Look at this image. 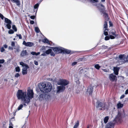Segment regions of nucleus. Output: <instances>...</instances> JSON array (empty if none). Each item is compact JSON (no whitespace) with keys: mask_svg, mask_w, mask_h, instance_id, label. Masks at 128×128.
Listing matches in <instances>:
<instances>
[{"mask_svg":"<svg viewBox=\"0 0 128 128\" xmlns=\"http://www.w3.org/2000/svg\"><path fill=\"white\" fill-rule=\"evenodd\" d=\"M34 96L33 90L30 88L28 89L27 92L21 90H18L16 93L18 99L23 101L24 105H26V103L28 104L30 102V100L34 97Z\"/></svg>","mask_w":128,"mask_h":128,"instance_id":"1","label":"nucleus"},{"mask_svg":"<svg viewBox=\"0 0 128 128\" xmlns=\"http://www.w3.org/2000/svg\"><path fill=\"white\" fill-rule=\"evenodd\" d=\"M39 88L42 92H50L52 89L51 84L49 82L42 83L40 84Z\"/></svg>","mask_w":128,"mask_h":128,"instance_id":"2","label":"nucleus"},{"mask_svg":"<svg viewBox=\"0 0 128 128\" xmlns=\"http://www.w3.org/2000/svg\"><path fill=\"white\" fill-rule=\"evenodd\" d=\"M96 108L100 110H104L108 109L107 106L106 104L104 102H100L97 101L96 105Z\"/></svg>","mask_w":128,"mask_h":128,"instance_id":"3","label":"nucleus"},{"mask_svg":"<svg viewBox=\"0 0 128 128\" xmlns=\"http://www.w3.org/2000/svg\"><path fill=\"white\" fill-rule=\"evenodd\" d=\"M54 50V54H58L62 53L63 48L60 47H49Z\"/></svg>","mask_w":128,"mask_h":128,"instance_id":"4","label":"nucleus"},{"mask_svg":"<svg viewBox=\"0 0 128 128\" xmlns=\"http://www.w3.org/2000/svg\"><path fill=\"white\" fill-rule=\"evenodd\" d=\"M69 84V82L66 80L64 79H60L59 80L58 82V84L59 85H62L64 86Z\"/></svg>","mask_w":128,"mask_h":128,"instance_id":"5","label":"nucleus"},{"mask_svg":"<svg viewBox=\"0 0 128 128\" xmlns=\"http://www.w3.org/2000/svg\"><path fill=\"white\" fill-rule=\"evenodd\" d=\"M122 118H123L122 114V115L120 112H118L117 115L116 116V120L120 121Z\"/></svg>","mask_w":128,"mask_h":128,"instance_id":"6","label":"nucleus"},{"mask_svg":"<svg viewBox=\"0 0 128 128\" xmlns=\"http://www.w3.org/2000/svg\"><path fill=\"white\" fill-rule=\"evenodd\" d=\"M65 89V87L63 86H58L57 88V93H60L64 91Z\"/></svg>","mask_w":128,"mask_h":128,"instance_id":"7","label":"nucleus"},{"mask_svg":"<svg viewBox=\"0 0 128 128\" xmlns=\"http://www.w3.org/2000/svg\"><path fill=\"white\" fill-rule=\"evenodd\" d=\"M109 34H111L110 35V38L111 39H114L118 36V34H116V32L115 31L110 32Z\"/></svg>","mask_w":128,"mask_h":128,"instance_id":"8","label":"nucleus"},{"mask_svg":"<svg viewBox=\"0 0 128 128\" xmlns=\"http://www.w3.org/2000/svg\"><path fill=\"white\" fill-rule=\"evenodd\" d=\"M124 54H120L119 56V58L120 60H119V62H122L121 64L124 63L125 62V60L124 59Z\"/></svg>","mask_w":128,"mask_h":128,"instance_id":"9","label":"nucleus"},{"mask_svg":"<svg viewBox=\"0 0 128 128\" xmlns=\"http://www.w3.org/2000/svg\"><path fill=\"white\" fill-rule=\"evenodd\" d=\"M114 123L113 121H111L108 123L106 126L105 128H114Z\"/></svg>","mask_w":128,"mask_h":128,"instance_id":"10","label":"nucleus"},{"mask_svg":"<svg viewBox=\"0 0 128 128\" xmlns=\"http://www.w3.org/2000/svg\"><path fill=\"white\" fill-rule=\"evenodd\" d=\"M109 77L110 80L112 81H114L117 80L116 76L112 74H110Z\"/></svg>","mask_w":128,"mask_h":128,"instance_id":"11","label":"nucleus"},{"mask_svg":"<svg viewBox=\"0 0 128 128\" xmlns=\"http://www.w3.org/2000/svg\"><path fill=\"white\" fill-rule=\"evenodd\" d=\"M47 95L45 93H43L40 94L39 96V98L40 100L41 101L46 99V97Z\"/></svg>","mask_w":128,"mask_h":128,"instance_id":"12","label":"nucleus"},{"mask_svg":"<svg viewBox=\"0 0 128 128\" xmlns=\"http://www.w3.org/2000/svg\"><path fill=\"white\" fill-rule=\"evenodd\" d=\"M52 49H49L48 50H46V52L45 53L47 54H50V55L51 56H55V54L53 52H52Z\"/></svg>","mask_w":128,"mask_h":128,"instance_id":"13","label":"nucleus"},{"mask_svg":"<svg viewBox=\"0 0 128 128\" xmlns=\"http://www.w3.org/2000/svg\"><path fill=\"white\" fill-rule=\"evenodd\" d=\"M22 44L26 46L29 47H31L33 45V43L30 42H26L25 41L23 42Z\"/></svg>","mask_w":128,"mask_h":128,"instance_id":"14","label":"nucleus"},{"mask_svg":"<svg viewBox=\"0 0 128 128\" xmlns=\"http://www.w3.org/2000/svg\"><path fill=\"white\" fill-rule=\"evenodd\" d=\"M104 9H102L100 10L101 12H102L103 14V16L104 17L106 20H108V14L104 12Z\"/></svg>","mask_w":128,"mask_h":128,"instance_id":"15","label":"nucleus"},{"mask_svg":"<svg viewBox=\"0 0 128 128\" xmlns=\"http://www.w3.org/2000/svg\"><path fill=\"white\" fill-rule=\"evenodd\" d=\"M93 88L92 86H89L88 87L86 93L88 94L89 95H91L92 94V92Z\"/></svg>","mask_w":128,"mask_h":128,"instance_id":"16","label":"nucleus"},{"mask_svg":"<svg viewBox=\"0 0 128 128\" xmlns=\"http://www.w3.org/2000/svg\"><path fill=\"white\" fill-rule=\"evenodd\" d=\"M24 105L22 104H20L18 107L17 109L14 110L13 112V114L14 115H15V113L16 112L22 109V108L23 107Z\"/></svg>","mask_w":128,"mask_h":128,"instance_id":"17","label":"nucleus"},{"mask_svg":"<svg viewBox=\"0 0 128 128\" xmlns=\"http://www.w3.org/2000/svg\"><path fill=\"white\" fill-rule=\"evenodd\" d=\"M120 69L119 67H116L114 68V71L115 74L117 75H118Z\"/></svg>","mask_w":128,"mask_h":128,"instance_id":"18","label":"nucleus"},{"mask_svg":"<svg viewBox=\"0 0 128 128\" xmlns=\"http://www.w3.org/2000/svg\"><path fill=\"white\" fill-rule=\"evenodd\" d=\"M70 50L63 48L62 53L68 54L70 53Z\"/></svg>","mask_w":128,"mask_h":128,"instance_id":"19","label":"nucleus"},{"mask_svg":"<svg viewBox=\"0 0 128 128\" xmlns=\"http://www.w3.org/2000/svg\"><path fill=\"white\" fill-rule=\"evenodd\" d=\"M28 55L26 50H22L20 54V56L22 57H23Z\"/></svg>","mask_w":128,"mask_h":128,"instance_id":"20","label":"nucleus"},{"mask_svg":"<svg viewBox=\"0 0 128 128\" xmlns=\"http://www.w3.org/2000/svg\"><path fill=\"white\" fill-rule=\"evenodd\" d=\"M39 6V4L38 3H37L34 6V12H35V11L36 12V14L37 12L38 9V7Z\"/></svg>","mask_w":128,"mask_h":128,"instance_id":"21","label":"nucleus"},{"mask_svg":"<svg viewBox=\"0 0 128 128\" xmlns=\"http://www.w3.org/2000/svg\"><path fill=\"white\" fill-rule=\"evenodd\" d=\"M42 42L44 43H46L48 44L51 45L50 42H51L50 41H49L46 38H44L42 40Z\"/></svg>","mask_w":128,"mask_h":128,"instance_id":"22","label":"nucleus"},{"mask_svg":"<svg viewBox=\"0 0 128 128\" xmlns=\"http://www.w3.org/2000/svg\"><path fill=\"white\" fill-rule=\"evenodd\" d=\"M123 106V104H122L120 102H119L117 104V108H122Z\"/></svg>","mask_w":128,"mask_h":128,"instance_id":"23","label":"nucleus"},{"mask_svg":"<svg viewBox=\"0 0 128 128\" xmlns=\"http://www.w3.org/2000/svg\"><path fill=\"white\" fill-rule=\"evenodd\" d=\"M12 2L14 3H15L17 6L20 5V2L19 0H11Z\"/></svg>","mask_w":128,"mask_h":128,"instance_id":"24","label":"nucleus"},{"mask_svg":"<svg viewBox=\"0 0 128 128\" xmlns=\"http://www.w3.org/2000/svg\"><path fill=\"white\" fill-rule=\"evenodd\" d=\"M104 26V28H105V31L108 30V29H107L108 28V25L106 21L105 22Z\"/></svg>","mask_w":128,"mask_h":128,"instance_id":"25","label":"nucleus"},{"mask_svg":"<svg viewBox=\"0 0 128 128\" xmlns=\"http://www.w3.org/2000/svg\"><path fill=\"white\" fill-rule=\"evenodd\" d=\"M4 20L5 22L7 24H11L12 22L11 20L7 18H5Z\"/></svg>","mask_w":128,"mask_h":128,"instance_id":"26","label":"nucleus"},{"mask_svg":"<svg viewBox=\"0 0 128 128\" xmlns=\"http://www.w3.org/2000/svg\"><path fill=\"white\" fill-rule=\"evenodd\" d=\"M14 48L16 49V50L15 51V52H19L20 51V47L18 46H16V48Z\"/></svg>","mask_w":128,"mask_h":128,"instance_id":"27","label":"nucleus"},{"mask_svg":"<svg viewBox=\"0 0 128 128\" xmlns=\"http://www.w3.org/2000/svg\"><path fill=\"white\" fill-rule=\"evenodd\" d=\"M40 54V52H38L37 53L34 52H31V54L33 55H36L37 56L38 55H39Z\"/></svg>","mask_w":128,"mask_h":128,"instance_id":"28","label":"nucleus"},{"mask_svg":"<svg viewBox=\"0 0 128 128\" xmlns=\"http://www.w3.org/2000/svg\"><path fill=\"white\" fill-rule=\"evenodd\" d=\"M79 122L78 120L75 123L73 128H77L78 126L79 125Z\"/></svg>","mask_w":128,"mask_h":128,"instance_id":"29","label":"nucleus"},{"mask_svg":"<svg viewBox=\"0 0 128 128\" xmlns=\"http://www.w3.org/2000/svg\"><path fill=\"white\" fill-rule=\"evenodd\" d=\"M28 68L29 67L28 66V65L26 64H25V65L23 67V69L22 70H27Z\"/></svg>","mask_w":128,"mask_h":128,"instance_id":"30","label":"nucleus"},{"mask_svg":"<svg viewBox=\"0 0 128 128\" xmlns=\"http://www.w3.org/2000/svg\"><path fill=\"white\" fill-rule=\"evenodd\" d=\"M108 116H106L105 117L104 120V122L105 123H106L108 122Z\"/></svg>","mask_w":128,"mask_h":128,"instance_id":"31","label":"nucleus"},{"mask_svg":"<svg viewBox=\"0 0 128 128\" xmlns=\"http://www.w3.org/2000/svg\"><path fill=\"white\" fill-rule=\"evenodd\" d=\"M100 66L98 64H96L94 65V67L96 69L99 70L100 68Z\"/></svg>","mask_w":128,"mask_h":128,"instance_id":"32","label":"nucleus"},{"mask_svg":"<svg viewBox=\"0 0 128 128\" xmlns=\"http://www.w3.org/2000/svg\"><path fill=\"white\" fill-rule=\"evenodd\" d=\"M12 28L15 32H16L17 31V28L15 25H14L12 26Z\"/></svg>","mask_w":128,"mask_h":128,"instance_id":"33","label":"nucleus"},{"mask_svg":"<svg viewBox=\"0 0 128 128\" xmlns=\"http://www.w3.org/2000/svg\"><path fill=\"white\" fill-rule=\"evenodd\" d=\"M15 70L16 72H19L20 71V69L19 66L16 67L15 68Z\"/></svg>","mask_w":128,"mask_h":128,"instance_id":"34","label":"nucleus"},{"mask_svg":"<svg viewBox=\"0 0 128 128\" xmlns=\"http://www.w3.org/2000/svg\"><path fill=\"white\" fill-rule=\"evenodd\" d=\"M22 73L23 75L26 74H27V70H22Z\"/></svg>","mask_w":128,"mask_h":128,"instance_id":"35","label":"nucleus"},{"mask_svg":"<svg viewBox=\"0 0 128 128\" xmlns=\"http://www.w3.org/2000/svg\"><path fill=\"white\" fill-rule=\"evenodd\" d=\"M35 30L36 32L37 33H39L40 32V30L38 28V27H36L35 28Z\"/></svg>","mask_w":128,"mask_h":128,"instance_id":"36","label":"nucleus"},{"mask_svg":"<svg viewBox=\"0 0 128 128\" xmlns=\"http://www.w3.org/2000/svg\"><path fill=\"white\" fill-rule=\"evenodd\" d=\"M11 24H6V26L7 27V28L8 29H10L11 28Z\"/></svg>","mask_w":128,"mask_h":128,"instance_id":"37","label":"nucleus"},{"mask_svg":"<svg viewBox=\"0 0 128 128\" xmlns=\"http://www.w3.org/2000/svg\"><path fill=\"white\" fill-rule=\"evenodd\" d=\"M8 33L10 34H13L14 33V32L12 30H9Z\"/></svg>","mask_w":128,"mask_h":128,"instance_id":"38","label":"nucleus"},{"mask_svg":"<svg viewBox=\"0 0 128 128\" xmlns=\"http://www.w3.org/2000/svg\"><path fill=\"white\" fill-rule=\"evenodd\" d=\"M110 38V36H109V37L108 36H106L105 38L104 39L106 40H109Z\"/></svg>","mask_w":128,"mask_h":128,"instance_id":"39","label":"nucleus"},{"mask_svg":"<svg viewBox=\"0 0 128 128\" xmlns=\"http://www.w3.org/2000/svg\"><path fill=\"white\" fill-rule=\"evenodd\" d=\"M11 46L12 47L15 46V43L14 42H12L11 43Z\"/></svg>","mask_w":128,"mask_h":128,"instance_id":"40","label":"nucleus"},{"mask_svg":"<svg viewBox=\"0 0 128 128\" xmlns=\"http://www.w3.org/2000/svg\"><path fill=\"white\" fill-rule=\"evenodd\" d=\"M26 64H24L23 62H20V64L22 66V67L25 66Z\"/></svg>","mask_w":128,"mask_h":128,"instance_id":"41","label":"nucleus"},{"mask_svg":"<svg viewBox=\"0 0 128 128\" xmlns=\"http://www.w3.org/2000/svg\"><path fill=\"white\" fill-rule=\"evenodd\" d=\"M16 35L17 36H18L19 37V39H22V37L21 35L20 34H16Z\"/></svg>","mask_w":128,"mask_h":128,"instance_id":"42","label":"nucleus"},{"mask_svg":"<svg viewBox=\"0 0 128 128\" xmlns=\"http://www.w3.org/2000/svg\"><path fill=\"white\" fill-rule=\"evenodd\" d=\"M5 50V49H4V47H2L0 48V51L1 52H3Z\"/></svg>","mask_w":128,"mask_h":128,"instance_id":"43","label":"nucleus"},{"mask_svg":"<svg viewBox=\"0 0 128 128\" xmlns=\"http://www.w3.org/2000/svg\"><path fill=\"white\" fill-rule=\"evenodd\" d=\"M0 18H1L3 20L4 19V17L3 16L2 14L0 13Z\"/></svg>","mask_w":128,"mask_h":128,"instance_id":"44","label":"nucleus"},{"mask_svg":"<svg viewBox=\"0 0 128 128\" xmlns=\"http://www.w3.org/2000/svg\"><path fill=\"white\" fill-rule=\"evenodd\" d=\"M20 76V74L18 73H16L15 75V77L18 78Z\"/></svg>","mask_w":128,"mask_h":128,"instance_id":"45","label":"nucleus"},{"mask_svg":"<svg viewBox=\"0 0 128 128\" xmlns=\"http://www.w3.org/2000/svg\"><path fill=\"white\" fill-rule=\"evenodd\" d=\"M4 59L0 60V64H2L4 62Z\"/></svg>","mask_w":128,"mask_h":128,"instance_id":"46","label":"nucleus"},{"mask_svg":"<svg viewBox=\"0 0 128 128\" xmlns=\"http://www.w3.org/2000/svg\"><path fill=\"white\" fill-rule=\"evenodd\" d=\"M105 30H104V34L105 36H107L108 34V33L107 32L105 31Z\"/></svg>","mask_w":128,"mask_h":128,"instance_id":"47","label":"nucleus"},{"mask_svg":"<svg viewBox=\"0 0 128 128\" xmlns=\"http://www.w3.org/2000/svg\"><path fill=\"white\" fill-rule=\"evenodd\" d=\"M30 18L32 20H34L35 18V16H32L30 17Z\"/></svg>","mask_w":128,"mask_h":128,"instance_id":"48","label":"nucleus"},{"mask_svg":"<svg viewBox=\"0 0 128 128\" xmlns=\"http://www.w3.org/2000/svg\"><path fill=\"white\" fill-rule=\"evenodd\" d=\"M30 23L31 24H33L34 23V22L33 20H30Z\"/></svg>","mask_w":128,"mask_h":128,"instance_id":"49","label":"nucleus"},{"mask_svg":"<svg viewBox=\"0 0 128 128\" xmlns=\"http://www.w3.org/2000/svg\"><path fill=\"white\" fill-rule=\"evenodd\" d=\"M92 2L94 3V2H98V0H90Z\"/></svg>","mask_w":128,"mask_h":128,"instance_id":"50","label":"nucleus"},{"mask_svg":"<svg viewBox=\"0 0 128 128\" xmlns=\"http://www.w3.org/2000/svg\"><path fill=\"white\" fill-rule=\"evenodd\" d=\"M123 115V118L126 117V116H128V114H125L124 112V113L123 114H122Z\"/></svg>","mask_w":128,"mask_h":128,"instance_id":"51","label":"nucleus"},{"mask_svg":"<svg viewBox=\"0 0 128 128\" xmlns=\"http://www.w3.org/2000/svg\"><path fill=\"white\" fill-rule=\"evenodd\" d=\"M77 63V62H74L72 64V65L73 66H74L75 65H76V64Z\"/></svg>","mask_w":128,"mask_h":128,"instance_id":"52","label":"nucleus"},{"mask_svg":"<svg viewBox=\"0 0 128 128\" xmlns=\"http://www.w3.org/2000/svg\"><path fill=\"white\" fill-rule=\"evenodd\" d=\"M125 96L124 94L122 95L120 97V99H121L123 98Z\"/></svg>","mask_w":128,"mask_h":128,"instance_id":"53","label":"nucleus"},{"mask_svg":"<svg viewBox=\"0 0 128 128\" xmlns=\"http://www.w3.org/2000/svg\"><path fill=\"white\" fill-rule=\"evenodd\" d=\"M8 49L9 50H12L13 49V48L12 47L10 46L8 47Z\"/></svg>","mask_w":128,"mask_h":128,"instance_id":"54","label":"nucleus"},{"mask_svg":"<svg viewBox=\"0 0 128 128\" xmlns=\"http://www.w3.org/2000/svg\"><path fill=\"white\" fill-rule=\"evenodd\" d=\"M83 58H80L78 59V60L79 61H82V60Z\"/></svg>","mask_w":128,"mask_h":128,"instance_id":"55","label":"nucleus"},{"mask_svg":"<svg viewBox=\"0 0 128 128\" xmlns=\"http://www.w3.org/2000/svg\"><path fill=\"white\" fill-rule=\"evenodd\" d=\"M34 64L36 65H38V62L36 61H35L34 62Z\"/></svg>","mask_w":128,"mask_h":128,"instance_id":"56","label":"nucleus"},{"mask_svg":"<svg viewBox=\"0 0 128 128\" xmlns=\"http://www.w3.org/2000/svg\"><path fill=\"white\" fill-rule=\"evenodd\" d=\"M125 94H128V89H127L126 90Z\"/></svg>","mask_w":128,"mask_h":128,"instance_id":"57","label":"nucleus"},{"mask_svg":"<svg viewBox=\"0 0 128 128\" xmlns=\"http://www.w3.org/2000/svg\"><path fill=\"white\" fill-rule=\"evenodd\" d=\"M3 46L4 47L6 48H7L8 47V46L6 44L4 45Z\"/></svg>","mask_w":128,"mask_h":128,"instance_id":"58","label":"nucleus"},{"mask_svg":"<svg viewBox=\"0 0 128 128\" xmlns=\"http://www.w3.org/2000/svg\"><path fill=\"white\" fill-rule=\"evenodd\" d=\"M9 126H12L13 125L12 123L10 121V123L9 124Z\"/></svg>","mask_w":128,"mask_h":128,"instance_id":"59","label":"nucleus"},{"mask_svg":"<svg viewBox=\"0 0 128 128\" xmlns=\"http://www.w3.org/2000/svg\"><path fill=\"white\" fill-rule=\"evenodd\" d=\"M46 54H45V53L42 54H41V56H46Z\"/></svg>","mask_w":128,"mask_h":128,"instance_id":"60","label":"nucleus"},{"mask_svg":"<svg viewBox=\"0 0 128 128\" xmlns=\"http://www.w3.org/2000/svg\"><path fill=\"white\" fill-rule=\"evenodd\" d=\"M103 70L104 72H108L107 70L106 69H103Z\"/></svg>","mask_w":128,"mask_h":128,"instance_id":"61","label":"nucleus"},{"mask_svg":"<svg viewBox=\"0 0 128 128\" xmlns=\"http://www.w3.org/2000/svg\"><path fill=\"white\" fill-rule=\"evenodd\" d=\"M9 128H13L12 126H9Z\"/></svg>","mask_w":128,"mask_h":128,"instance_id":"62","label":"nucleus"},{"mask_svg":"<svg viewBox=\"0 0 128 128\" xmlns=\"http://www.w3.org/2000/svg\"><path fill=\"white\" fill-rule=\"evenodd\" d=\"M120 77L122 79H124V77L123 76H121Z\"/></svg>","mask_w":128,"mask_h":128,"instance_id":"63","label":"nucleus"},{"mask_svg":"<svg viewBox=\"0 0 128 128\" xmlns=\"http://www.w3.org/2000/svg\"><path fill=\"white\" fill-rule=\"evenodd\" d=\"M105 0H101L102 2H104L105 1Z\"/></svg>","mask_w":128,"mask_h":128,"instance_id":"64","label":"nucleus"}]
</instances>
